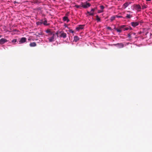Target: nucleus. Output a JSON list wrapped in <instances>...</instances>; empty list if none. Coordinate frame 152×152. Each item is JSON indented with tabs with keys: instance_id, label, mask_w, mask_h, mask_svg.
Listing matches in <instances>:
<instances>
[{
	"instance_id": "nucleus-27",
	"label": "nucleus",
	"mask_w": 152,
	"mask_h": 152,
	"mask_svg": "<svg viewBox=\"0 0 152 152\" xmlns=\"http://www.w3.org/2000/svg\"><path fill=\"white\" fill-rule=\"evenodd\" d=\"M69 32L70 33H74V31H73L72 30V29H69Z\"/></svg>"
},
{
	"instance_id": "nucleus-28",
	"label": "nucleus",
	"mask_w": 152,
	"mask_h": 152,
	"mask_svg": "<svg viewBox=\"0 0 152 152\" xmlns=\"http://www.w3.org/2000/svg\"><path fill=\"white\" fill-rule=\"evenodd\" d=\"M38 1L35 0V1H34L33 3L34 4H36L38 3Z\"/></svg>"
},
{
	"instance_id": "nucleus-22",
	"label": "nucleus",
	"mask_w": 152,
	"mask_h": 152,
	"mask_svg": "<svg viewBox=\"0 0 152 152\" xmlns=\"http://www.w3.org/2000/svg\"><path fill=\"white\" fill-rule=\"evenodd\" d=\"M124 27L123 29V30L124 31H125V30H127L129 29V28L128 27Z\"/></svg>"
},
{
	"instance_id": "nucleus-31",
	"label": "nucleus",
	"mask_w": 152,
	"mask_h": 152,
	"mask_svg": "<svg viewBox=\"0 0 152 152\" xmlns=\"http://www.w3.org/2000/svg\"><path fill=\"white\" fill-rule=\"evenodd\" d=\"M107 29L108 30H111L112 29V28L111 27H107Z\"/></svg>"
},
{
	"instance_id": "nucleus-16",
	"label": "nucleus",
	"mask_w": 152,
	"mask_h": 152,
	"mask_svg": "<svg viewBox=\"0 0 152 152\" xmlns=\"http://www.w3.org/2000/svg\"><path fill=\"white\" fill-rule=\"evenodd\" d=\"M79 39V38L77 36H75L74 37V41L77 42Z\"/></svg>"
},
{
	"instance_id": "nucleus-26",
	"label": "nucleus",
	"mask_w": 152,
	"mask_h": 152,
	"mask_svg": "<svg viewBox=\"0 0 152 152\" xmlns=\"http://www.w3.org/2000/svg\"><path fill=\"white\" fill-rule=\"evenodd\" d=\"M131 33H129L128 34V37L129 38H130L131 37Z\"/></svg>"
},
{
	"instance_id": "nucleus-12",
	"label": "nucleus",
	"mask_w": 152,
	"mask_h": 152,
	"mask_svg": "<svg viewBox=\"0 0 152 152\" xmlns=\"http://www.w3.org/2000/svg\"><path fill=\"white\" fill-rule=\"evenodd\" d=\"M84 26V25H80L78 27H77L76 28V29L77 30H79L80 29H82L83 28Z\"/></svg>"
},
{
	"instance_id": "nucleus-2",
	"label": "nucleus",
	"mask_w": 152,
	"mask_h": 152,
	"mask_svg": "<svg viewBox=\"0 0 152 152\" xmlns=\"http://www.w3.org/2000/svg\"><path fill=\"white\" fill-rule=\"evenodd\" d=\"M58 34H59L58 37L59 38H63L64 39L66 38L67 37V35L66 33L64 32L63 31H58Z\"/></svg>"
},
{
	"instance_id": "nucleus-20",
	"label": "nucleus",
	"mask_w": 152,
	"mask_h": 152,
	"mask_svg": "<svg viewBox=\"0 0 152 152\" xmlns=\"http://www.w3.org/2000/svg\"><path fill=\"white\" fill-rule=\"evenodd\" d=\"M96 18L97 22H100V19L98 15H97L96 16Z\"/></svg>"
},
{
	"instance_id": "nucleus-29",
	"label": "nucleus",
	"mask_w": 152,
	"mask_h": 152,
	"mask_svg": "<svg viewBox=\"0 0 152 152\" xmlns=\"http://www.w3.org/2000/svg\"><path fill=\"white\" fill-rule=\"evenodd\" d=\"M100 8L102 9V10H103L104 9V7L103 6V5H101L100 6Z\"/></svg>"
},
{
	"instance_id": "nucleus-25",
	"label": "nucleus",
	"mask_w": 152,
	"mask_h": 152,
	"mask_svg": "<svg viewBox=\"0 0 152 152\" xmlns=\"http://www.w3.org/2000/svg\"><path fill=\"white\" fill-rule=\"evenodd\" d=\"M96 9V8H93L91 9V11L92 12H94V11Z\"/></svg>"
},
{
	"instance_id": "nucleus-8",
	"label": "nucleus",
	"mask_w": 152,
	"mask_h": 152,
	"mask_svg": "<svg viewBox=\"0 0 152 152\" xmlns=\"http://www.w3.org/2000/svg\"><path fill=\"white\" fill-rule=\"evenodd\" d=\"M42 22H40L37 23H39V24L40 23V24H43L44 25H48V24H47V20L46 18L44 19V22L43 21V20H41Z\"/></svg>"
},
{
	"instance_id": "nucleus-23",
	"label": "nucleus",
	"mask_w": 152,
	"mask_h": 152,
	"mask_svg": "<svg viewBox=\"0 0 152 152\" xmlns=\"http://www.w3.org/2000/svg\"><path fill=\"white\" fill-rule=\"evenodd\" d=\"M147 6L146 5H144L142 6V9H144L145 8H146L147 7Z\"/></svg>"
},
{
	"instance_id": "nucleus-17",
	"label": "nucleus",
	"mask_w": 152,
	"mask_h": 152,
	"mask_svg": "<svg viewBox=\"0 0 152 152\" xmlns=\"http://www.w3.org/2000/svg\"><path fill=\"white\" fill-rule=\"evenodd\" d=\"M132 15L127 14L126 15V17L127 19H129L132 18Z\"/></svg>"
},
{
	"instance_id": "nucleus-5",
	"label": "nucleus",
	"mask_w": 152,
	"mask_h": 152,
	"mask_svg": "<svg viewBox=\"0 0 152 152\" xmlns=\"http://www.w3.org/2000/svg\"><path fill=\"white\" fill-rule=\"evenodd\" d=\"M26 37H23L21 38L19 41V44L23 43L26 41Z\"/></svg>"
},
{
	"instance_id": "nucleus-3",
	"label": "nucleus",
	"mask_w": 152,
	"mask_h": 152,
	"mask_svg": "<svg viewBox=\"0 0 152 152\" xmlns=\"http://www.w3.org/2000/svg\"><path fill=\"white\" fill-rule=\"evenodd\" d=\"M125 27V25H122L119 27V28H116L115 27L114 28V29L116 30L117 32L119 33L121 32L123 30V29L124 27Z\"/></svg>"
},
{
	"instance_id": "nucleus-30",
	"label": "nucleus",
	"mask_w": 152,
	"mask_h": 152,
	"mask_svg": "<svg viewBox=\"0 0 152 152\" xmlns=\"http://www.w3.org/2000/svg\"><path fill=\"white\" fill-rule=\"evenodd\" d=\"M116 17L117 18H122V16H120L118 15H115Z\"/></svg>"
},
{
	"instance_id": "nucleus-21",
	"label": "nucleus",
	"mask_w": 152,
	"mask_h": 152,
	"mask_svg": "<svg viewBox=\"0 0 152 152\" xmlns=\"http://www.w3.org/2000/svg\"><path fill=\"white\" fill-rule=\"evenodd\" d=\"M116 18L115 16H113L110 18V20L111 21L114 20Z\"/></svg>"
},
{
	"instance_id": "nucleus-6",
	"label": "nucleus",
	"mask_w": 152,
	"mask_h": 152,
	"mask_svg": "<svg viewBox=\"0 0 152 152\" xmlns=\"http://www.w3.org/2000/svg\"><path fill=\"white\" fill-rule=\"evenodd\" d=\"M134 7L135 9L138 11H140L141 9V6L139 4L135 5H134Z\"/></svg>"
},
{
	"instance_id": "nucleus-9",
	"label": "nucleus",
	"mask_w": 152,
	"mask_h": 152,
	"mask_svg": "<svg viewBox=\"0 0 152 152\" xmlns=\"http://www.w3.org/2000/svg\"><path fill=\"white\" fill-rule=\"evenodd\" d=\"M54 32L55 31H51V30L50 29H48L46 31V32L47 33H48V36H51V34H51L52 33H54Z\"/></svg>"
},
{
	"instance_id": "nucleus-14",
	"label": "nucleus",
	"mask_w": 152,
	"mask_h": 152,
	"mask_svg": "<svg viewBox=\"0 0 152 152\" xmlns=\"http://www.w3.org/2000/svg\"><path fill=\"white\" fill-rule=\"evenodd\" d=\"M130 4V3H129L128 2H126L125 3L123 6V7L124 8V9L126 8V7H127L129 4Z\"/></svg>"
},
{
	"instance_id": "nucleus-38",
	"label": "nucleus",
	"mask_w": 152,
	"mask_h": 152,
	"mask_svg": "<svg viewBox=\"0 0 152 152\" xmlns=\"http://www.w3.org/2000/svg\"><path fill=\"white\" fill-rule=\"evenodd\" d=\"M88 1H91V0H88Z\"/></svg>"
},
{
	"instance_id": "nucleus-11",
	"label": "nucleus",
	"mask_w": 152,
	"mask_h": 152,
	"mask_svg": "<svg viewBox=\"0 0 152 152\" xmlns=\"http://www.w3.org/2000/svg\"><path fill=\"white\" fill-rule=\"evenodd\" d=\"M131 23L132 26L134 27H135V26H137L139 24V23L138 22H132Z\"/></svg>"
},
{
	"instance_id": "nucleus-4",
	"label": "nucleus",
	"mask_w": 152,
	"mask_h": 152,
	"mask_svg": "<svg viewBox=\"0 0 152 152\" xmlns=\"http://www.w3.org/2000/svg\"><path fill=\"white\" fill-rule=\"evenodd\" d=\"M82 7L84 8H86L90 7L91 5V4L89 3H82L81 4Z\"/></svg>"
},
{
	"instance_id": "nucleus-35",
	"label": "nucleus",
	"mask_w": 152,
	"mask_h": 152,
	"mask_svg": "<svg viewBox=\"0 0 152 152\" xmlns=\"http://www.w3.org/2000/svg\"><path fill=\"white\" fill-rule=\"evenodd\" d=\"M2 36L1 35H0V38L2 37Z\"/></svg>"
},
{
	"instance_id": "nucleus-32",
	"label": "nucleus",
	"mask_w": 152,
	"mask_h": 152,
	"mask_svg": "<svg viewBox=\"0 0 152 152\" xmlns=\"http://www.w3.org/2000/svg\"><path fill=\"white\" fill-rule=\"evenodd\" d=\"M14 3L15 4V3H18V2H17L16 1H15L14 2Z\"/></svg>"
},
{
	"instance_id": "nucleus-19",
	"label": "nucleus",
	"mask_w": 152,
	"mask_h": 152,
	"mask_svg": "<svg viewBox=\"0 0 152 152\" xmlns=\"http://www.w3.org/2000/svg\"><path fill=\"white\" fill-rule=\"evenodd\" d=\"M87 13L88 14L90 15L93 16L94 15V12L91 11V12H89L88 11H87Z\"/></svg>"
},
{
	"instance_id": "nucleus-24",
	"label": "nucleus",
	"mask_w": 152,
	"mask_h": 152,
	"mask_svg": "<svg viewBox=\"0 0 152 152\" xmlns=\"http://www.w3.org/2000/svg\"><path fill=\"white\" fill-rule=\"evenodd\" d=\"M17 41V39H13L12 41V43H15V42Z\"/></svg>"
},
{
	"instance_id": "nucleus-10",
	"label": "nucleus",
	"mask_w": 152,
	"mask_h": 152,
	"mask_svg": "<svg viewBox=\"0 0 152 152\" xmlns=\"http://www.w3.org/2000/svg\"><path fill=\"white\" fill-rule=\"evenodd\" d=\"M115 46H118L120 48H122L124 47V45L122 43H117L114 44Z\"/></svg>"
},
{
	"instance_id": "nucleus-37",
	"label": "nucleus",
	"mask_w": 152,
	"mask_h": 152,
	"mask_svg": "<svg viewBox=\"0 0 152 152\" xmlns=\"http://www.w3.org/2000/svg\"><path fill=\"white\" fill-rule=\"evenodd\" d=\"M79 7V6H77V7Z\"/></svg>"
},
{
	"instance_id": "nucleus-36",
	"label": "nucleus",
	"mask_w": 152,
	"mask_h": 152,
	"mask_svg": "<svg viewBox=\"0 0 152 152\" xmlns=\"http://www.w3.org/2000/svg\"><path fill=\"white\" fill-rule=\"evenodd\" d=\"M130 30H131L132 29V28H131V27H130Z\"/></svg>"
},
{
	"instance_id": "nucleus-13",
	"label": "nucleus",
	"mask_w": 152,
	"mask_h": 152,
	"mask_svg": "<svg viewBox=\"0 0 152 152\" xmlns=\"http://www.w3.org/2000/svg\"><path fill=\"white\" fill-rule=\"evenodd\" d=\"M29 46L31 47H34L37 46V44L35 42H31L29 44Z\"/></svg>"
},
{
	"instance_id": "nucleus-33",
	"label": "nucleus",
	"mask_w": 152,
	"mask_h": 152,
	"mask_svg": "<svg viewBox=\"0 0 152 152\" xmlns=\"http://www.w3.org/2000/svg\"><path fill=\"white\" fill-rule=\"evenodd\" d=\"M147 1H150L151 0H146Z\"/></svg>"
},
{
	"instance_id": "nucleus-34",
	"label": "nucleus",
	"mask_w": 152,
	"mask_h": 152,
	"mask_svg": "<svg viewBox=\"0 0 152 152\" xmlns=\"http://www.w3.org/2000/svg\"><path fill=\"white\" fill-rule=\"evenodd\" d=\"M102 12V11H98V13H100V12Z\"/></svg>"
},
{
	"instance_id": "nucleus-18",
	"label": "nucleus",
	"mask_w": 152,
	"mask_h": 152,
	"mask_svg": "<svg viewBox=\"0 0 152 152\" xmlns=\"http://www.w3.org/2000/svg\"><path fill=\"white\" fill-rule=\"evenodd\" d=\"M35 35H36L37 36H38V35H42V32L41 31L40 32H37L36 33V34H35Z\"/></svg>"
},
{
	"instance_id": "nucleus-15",
	"label": "nucleus",
	"mask_w": 152,
	"mask_h": 152,
	"mask_svg": "<svg viewBox=\"0 0 152 152\" xmlns=\"http://www.w3.org/2000/svg\"><path fill=\"white\" fill-rule=\"evenodd\" d=\"M63 20L64 21H67V22L68 23L69 22V20L68 19V17L66 16H64L63 17Z\"/></svg>"
},
{
	"instance_id": "nucleus-7",
	"label": "nucleus",
	"mask_w": 152,
	"mask_h": 152,
	"mask_svg": "<svg viewBox=\"0 0 152 152\" xmlns=\"http://www.w3.org/2000/svg\"><path fill=\"white\" fill-rule=\"evenodd\" d=\"M7 40L5 38H1L0 39V44L2 45L7 42Z\"/></svg>"
},
{
	"instance_id": "nucleus-1",
	"label": "nucleus",
	"mask_w": 152,
	"mask_h": 152,
	"mask_svg": "<svg viewBox=\"0 0 152 152\" xmlns=\"http://www.w3.org/2000/svg\"><path fill=\"white\" fill-rule=\"evenodd\" d=\"M51 36L48 38V39L50 42H52L54 41L56 39V36L58 37V31H57L56 33L54 32V33H52Z\"/></svg>"
}]
</instances>
